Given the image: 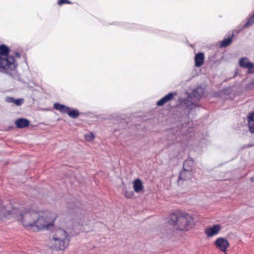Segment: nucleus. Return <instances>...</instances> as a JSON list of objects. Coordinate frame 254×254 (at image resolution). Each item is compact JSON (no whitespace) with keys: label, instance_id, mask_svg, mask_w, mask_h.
Returning a JSON list of instances; mask_svg holds the SVG:
<instances>
[{"label":"nucleus","instance_id":"obj_5","mask_svg":"<svg viewBox=\"0 0 254 254\" xmlns=\"http://www.w3.org/2000/svg\"><path fill=\"white\" fill-rule=\"evenodd\" d=\"M214 245L217 249L223 252H225L230 246L228 241L222 237L217 238L214 242Z\"/></svg>","mask_w":254,"mask_h":254},{"label":"nucleus","instance_id":"obj_3","mask_svg":"<svg viewBox=\"0 0 254 254\" xmlns=\"http://www.w3.org/2000/svg\"><path fill=\"white\" fill-rule=\"evenodd\" d=\"M9 49L4 45H0V71L10 74L16 67L13 57L8 56Z\"/></svg>","mask_w":254,"mask_h":254},{"label":"nucleus","instance_id":"obj_17","mask_svg":"<svg viewBox=\"0 0 254 254\" xmlns=\"http://www.w3.org/2000/svg\"><path fill=\"white\" fill-rule=\"evenodd\" d=\"M202 89L200 87H198L193 90V96L197 99H199L203 95Z\"/></svg>","mask_w":254,"mask_h":254},{"label":"nucleus","instance_id":"obj_27","mask_svg":"<svg viewBox=\"0 0 254 254\" xmlns=\"http://www.w3.org/2000/svg\"><path fill=\"white\" fill-rule=\"evenodd\" d=\"M251 181H252V182H253V181H254V178H251Z\"/></svg>","mask_w":254,"mask_h":254},{"label":"nucleus","instance_id":"obj_9","mask_svg":"<svg viewBox=\"0 0 254 254\" xmlns=\"http://www.w3.org/2000/svg\"><path fill=\"white\" fill-rule=\"evenodd\" d=\"M15 125L17 128H22L28 127L30 125V122L27 119L19 118L15 121Z\"/></svg>","mask_w":254,"mask_h":254},{"label":"nucleus","instance_id":"obj_18","mask_svg":"<svg viewBox=\"0 0 254 254\" xmlns=\"http://www.w3.org/2000/svg\"><path fill=\"white\" fill-rule=\"evenodd\" d=\"M67 114L72 119H76L77 118L79 115V112L75 109H72L70 110V109H69V111L67 112Z\"/></svg>","mask_w":254,"mask_h":254},{"label":"nucleus","instance_id":"obj_10","mask_svg":"<svg viewBox=\"0 0 254 254\" xmlns=\"http://www.w3.org/2000/svg\"><path fill=\"white\" fill-rule=\"evenodd\" d=\"M204 55L202 53H199L195 55L194 57L195 66L200 67L204 64Z\"/></svg>","mask_w":254,"mask_h":254},{"label":"nucleus","instance_id":"obj_14","mask_svg":"<svg viewBox=\"0 0 254 254\" xmlns=\"http://www.w3.org/2000/svg\"><path fill=\"white\" fill-rule=\"evenodd\" d=\"M193 165V161L192 159L186 160L183 165V171H192V166Z\"/></svg>","mask_w":254,"mask_h":254},{"label":"nucleus","instance_id":"obj_15","mask_svg":"<svg viewBox=\"0 0 254 254\" xmlns=\"http://www.w3.org/2000/svg\"><path fill=\"white\" fill-rule=\"evenodd\" d=\"M251 64L249 60L247 58H242L239 60V64L240 67L243 68H247Z\"/></svg>","mask_w":254,"mask_h":254},{"label":"nucleus","instance_id":"obj_4","mask_svg":"<svg viewBox=\"0 0 254 254\" xmlns=\"http://www.w3.org/2000/svg\"><path fill=\"white\" fill-rule=\"evenodd\" d=\"M52 238V242L56 250H64L69 245V235L63 229L58 228L56 229Z\"/></svg>","mask_w":254,"mask_h":254},{"label":"nucleus","instance_id":"obj_6","mask_svg":"<svg viewBox=\"0 0 254 254\" xmlns=\"http://www.w3.org/2000/svg\"><path fill=\"white\" fill-rule=\"evenodd\" d=\"M221 229V226L219 224H216L206 228L205 229V233L208 237H212L217 235Z\"/></svg>","mask_w":254,"mask_h":254},{"label":"nucleus","instance_id":"obj_13","mask_svg":"<svg viewBox=\"0 0 254 254\" xmlns=\"http://www.w3.org/2000/svg\"><path fill=\"white\" fill-rule=\"evenodd\" d=\"M5 101L7 103H13L17 106H21L24 103L23 99H14L12 97H6L5 98Z\"/></svg>","mask_w":254,"mask_h":254},{"label":"nucleus","instance_id":"obj_7","mask_svg":"<svg viewBox=\"0 0 254 254\" xmlns=\"http://www.w3.org/2000/svg\"><path fill=\"white\" fill-rule=\"evenodd\" d=\"M176 95L177 93L176 92L169 93L157 102V105L158 106H162L164 105L165 103L172 100Z\"/></svg>","mask_w":254,"mask_h":254},{"label":"nucleus","instance_id":"obj_11","mask_svg":"<svg viewBox=\"0 0 254 254\" xmlns=\"http://www.w3.org/2000/svg\"><path fill=\"white\" fill-rule=\"evenodd\" d=\"M133 185L134 190L136 192H140L143 189L142 182L140 179L135 180L133 182Z\"/></svg>","mask_w":254,"mask_h":254},{"label":"nucleus","instance_id":"obj_16","mask_svg":"<svg viewBox=\"0 0 254 254\" xmlns=\"http://www.w3.org/2000/svg\"><path fill=\"white\" fill-rule=\"evenodd\" d=\"M233 36L232 35L231 37L225 38L221 41L220 43V47L221 48H224L230 45L232 43V37Z\"/></svg>","mask_w":254,"mask_h":254},{"label":"nucleus","instance_id":"obj_1","mask_svg":"<svg viewBox=\"0 0 254 254\" xmlns=\"http://www.w3.org/2000/svg\"><path fill=\"white\" fill-rule=\"evenodd\" d=\"M57 217L56 214L48 210H28L21 214L19 220L24 227L38 231L52 229Z\"/></svg>","mask_w":254,"mask_h":254},{"label":"nucleus","instance_id":"obj_26","mask_svg":"<svg viewBox=\"0 0 254 254\" xmlns=\"http://www.w3.org/2000/svg\"><path fill=\"white\" fill-rule=\"evenodd\" d=\"M248 119H251L254 120V112L250 113L248 115Z\"/></svg>","mask_w":254,"mask_h":254},{"label":"nucleus","instance_id":"obj_23","mask_svg":"<svg viewBox=\"0 0 254 254\" xmlns=\"http://www.w3.org/2000/svg\"><path fill=\"white\" fill-rule=\"evenodd\" d=\"M134 193L132 191H126L125 193V196L127 198H131Z\"/></svg>","mask_w":254,"mask_h":254},{"label":"nucleus","instance_id":"obj_19","mask_svg":"<svg viewBox=\"0 0 254 254\" xmlns=\"http://www.w3.org/2000/svg\"><path fill=\"white\" fill-rule=\"evenodd\" d=\"M248 121L250 131L251 133H254V120L248 118Z\"/></svg>","mask_w":254,"mask_h":254},{"label":"nucleus","instance_id":"obj_2","mask_svg":"<svg viewBox=\"0 0 254 254\" xmlns=\"http://www.w3.org/2000/svg\"><path fill=\"white\" fill-rule=\"evenodd\" d=\"M170 223L175 229L181 231H188L195 226L192 216L183 212L172 213L170 216Z\"/></svg>","mask_w":254,"mask_h":254},{"label":"nucleus","instance_id":"obj_12","mask_svg":"<svg viewBox=\"0 0 254 254\" xmlns=\"http://www.w3.org/2000/svg\"><path fill=\"white\" fill-rule=\"evenodd\" d=\"M54 108L57 111L61 112L62 113L67 114V112L69 111V108L64 105L61 104L59 103H55L54 105Z\"/></svg>","mask_w":254,"mask_h":254},{"label":"nucleus","instance_id":"obj_24","mask_svg":"<svg viewBox=\"0 0 254 254\" xmlns=\"http://www.w3.org/2000/svg\"><path fill=\"white\" fill-rule=\"evenodd\" d=\"M246 88L248 89H254V79L247 85Z\"/></svg>","mask_w":254,"mask_h":254},{"label":"nucleus","instance_id":"obj_8","mask_svg":"<svg viewBox=\"0 0 254 254\" xmlns=\"http://www.w3.org/2000/svg\"><path fill=\"white\" fill-rule=\"evenodd\" d=\"M193 173L192 171H182L179 175L178 183H180L181 180H189L192 178Z\"/></svg>","mask_w":254,"mask_h":254},{"label":"nucleus","instance_id":"obj_21","mask_svg":"<svg viewBox=\"0 0 254 254\" xmlns=\"http://www.w3.org/2000/svg\"><path fill=\"white\" fill-rule=\"evenodd\" d=\"M248 72L250 73H254V64L251 63L249 67L247 68Z\"/></svg>","mask_w":254,"mask_h":254},{"label":"nucleus","instance_id":"obj_20","mask_svg":"<svg viewBox=\"0 0 254 254\" xmlns=\"http://www.w3.org/2000/svg\"><path fill=\"white\" fill-rule=\"evenodd\" d=\"M85 139L88 141H92L94 138V136L92 133L90 132L84 136Z\"/></svg>","mask_w":254,"mask_h":254},{"label":"nucleus","instance_id":"obj_28","mask_svg":"<svg viewBox=\"0 0 254 254\" xmlns=\"http://www.w3.org/2000/svg\"><path fill=\"white\" fill-rule=\"evenodd\" d=\"M225 254H227L226 253V252H225Z\"/></svg>","mask_w":254,"mask_h":254},{"label":"nucleus","instance_id":"obj_22","mask_svg":"<svg viewBox=\"0 0 254 254\" xmlns=\"http://www.w3.org/2000/svg\"><path fill=\"white\" fill-rule=\"evenodd\" d=\"M9 213V211L5 210V208L1 207L0 210V216H5L7 214Z\"/></svg>","mask_w":254,"mask_h":254},{"label":"nucleus","instance_id":"obj_25","mask_svg":"<svg viewBox=\"0 0 254 254\" xmlns=\"http://www.w3.org/2000/svg\"><path fill=\"white\" fill-rule=\"evenodd\" d=\"M71 2L68 0H59L58 1V4L59 5H62L64 3H70Z\"/></svg>","mask_w":254,"mask_h":254}]
</instances>
